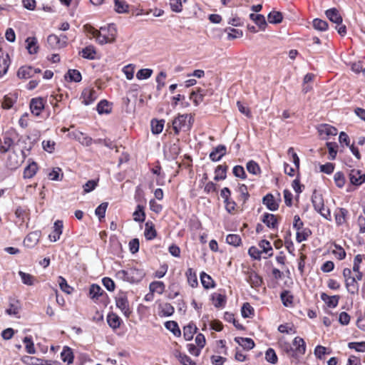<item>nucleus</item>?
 Instances as JSON below:
<instances>
[{"mask_svg":"<svg viewBox=\"0 0 365 365\" xmlns=\"http://www.w3.org/2000/svg\"><path fill=\"white\" fill-rule=\"evenodd\" d=\"M117 29L114 24L101 27L98 32L96 41L100 44L110 43L115 41Z\"/></svg>","mask_w":365,"mask_h":365,"instance_id":"nucleus-2","label":"nucleus"},{"mask_svg":"<svg viewBox=\"0 0 365 365\" xmlns=\"http://www.w3.org/2000/svg\"><path fill=\"white\" fill-rule=\"evenodd\" d=\"M96 51L94 46H88L83 48L79 54L84 58L94 60L96 58Z\"/></svg>","mask_w":365,"mask_h":365,"instance_id":"nucleus-19","label":"nucleus"},{"mask_svg":"<svg viewBox=\"0 0 365 365\" xmlns=\"http://www.w3.org/2000/svg\"><path fill=\"white\" fill-rule=\"evenodd\" d=\"M349 348L354 349L359 352L365 351V341L361 342H350L348 344Z\"/></svg>","mask_w":365,"mask_h":365,"instance_id":"nucleus-64","label":"nucleus"},{"mask_svg":"<svg viewBox=\"0 0 365 365\" xmlns=\"http://www.w3.org/2000/svg\"><path fill=\"white\" fill-rule=\"evenodd\" d=\"M116 307L120 309L122 313L126 317H129L131 314V309L125 292H119L115 297Z\"/></svg>","mask_w":365,"mask_h":365,"instance_id":"nucleus-4","label":"nucleus"},{"mask_svg":"<svg viewBox=\"0 0 365 365\" xmlns=\"http://www.w3.org/2000/svg\"><path fill=\"white\" fill-rule=\"evenodd\" d=\"M312 26L313 27L318 31H324L328 28V24L326 21L319 19H315L312 21Z\"/></svg>","mask_w":365,"mask_h":365,"instance_id":"nucleus-47","label":"nucleus"},{"mask_svg":"<svg viewBox=\"0 0 365 365\" xmlns=\"http://www.w3.org/2000/svg\"><path fill=\"white\" fill-rule=\"evenodd\" d=\"M165 327L167 329L172 331L175 335L180 334V330L178 327V324L174 321H169L165 323Z\"/></svg>","mask_w":365,"mask_h":365,"instance_id":"nucleus-59","label":"nucleus"},{"mask_svg":"<svg viewBox=\"0 0 365 365\" xmlns=\"http://www.w3.org/2000/svg\"><path fill=\"white\" fill-rule=\"evenodd\" d=\"M262 222L270 228H274L277 224V220L275 215L269 213H265L263 215Z\"/></svg>","mask_w":365,"mask_h":365,"instance_id":"nucleus-31","label":"nucleus"},{"mask_svg":"<svg viewBox=\"0 0 365 365\" xmlns=\"http://www.w3.org/2000/svg\"><path fill=\"white\" fill-rule=\"evenodd\" d=\"M22 162L23 158L14 152L9 155L7 165L9 168L13 170L20 166Z\"/></svg>","mask_w":365,"mask_h":365,"instance_id":"nucleus-15","label":"nucleus"},{"mask_svg":"<svg viewBox=\"0 0 365 365\" xmlns=\"http://www.w3.org/2000/svg\"><path fill=\"white\" fill-rule=\"evenodd\" d=\"M165 286L163 282L155 281L150 284L149 289L150 292L153 293H158V294H161L165 291Z\"/></svg>","mask_w":365,"mask_h":365,"instance_id":"nucleus-25","label":"nucleus"},{"mask_svg":"<svg viewBox=\"0 0 365 365\" xmlns=\"http://www.w3.org/2000/svg\"><path fill=\"white\" fill-rule=\"evenodd\" d=\"M9 61L8 55L0 58V78L7 72L9 66Z\"/></svg>","mask_w":365,"mask_h":365,"instance_id":"nucleus-49","label":"nucleus"},{"mask_svg":"<svg viewBox=\"0 0 365 365\" xmlns=\"http://www.w3.org/2000/svg\"><path fill=\"white\" fill-rule=\"evenodd\" d=\"M212 300L215 307H224L226 303V297L220 293H214L212 295Z\"/></svg>","mask_w":365,"mask_h":365,"instance_id":"nucleus-30","label":"nucleus"},{"mask_svg":"<svg viewBox=\"0 0 365 365\" xmlns=\"http://www.w3.org/2000/svg\"><path fill=\"white\" fill-rule=\"evenodd\" d=\"M327 17L333 23L341 24L342 22V17L339 12L336 9H330L326 11Z\"/></svg>","mask_w":365,"mask_h":365,"instance_id":"nucleus-17","label":"nucleus"},{"mask_svg":"<svg viewBox=\"0 0 365 365\" xmlns=\"http://www.w3.org/2000/svg\"><path fill=\"white\" fill-rule=\"evenodd\" d=\"M226 172H227V166L226 165H218L215 170V180H222L225 179L226 178Z\"/></svg>","mask_w":365,"mask_h":365,"instance_id":"nucleus-53","label":"nucleus"},{"mask_svg":"<svg viewBox=\"0 0 365 365\" xmlns=\"http://www.w3.org/2000/svg\"><path fill=\"white\" fill-rule=\"evenodd\" d=\"M38 170L37 164L32 162L26 166L24 171V176L26 178H31L35 175Z\"/></svg>","mask_w":365,"mask_h":365,"instance_id":"nucleus-34","label":"nucleus"},{"mask_svg":"<svg viewBox=\"0 0 365 365\" xmlns=\"http://www.w3.org/2000/svg\"><path fill=\"white\" fill-rule=\"evenodd\" d=\"M197 328L192 325L188 324L183 328V336L186 341H190L192 339L194 334L196 332Z\"/></svg>","mask_w":365,"mask_h":365,"instance_id":"nucleus-42","label":"nucleus"},{"mask_svg":"<svg viewBox=\"0 0 365 365\" xmlns=\"http://www.w3.org/2000/svg\"><path fill=\"white\" fill-rule=\"evenodd\" d=\"M321 299L327 304L328 307H336L338 304L339 297L337 295L329 296L325 293H322Z\"/></svg>","mask_w":365,"mask_h":365,"instance_id":"nucleus-23","label":"nucleus"},{"mask_svg":"<svg viewBox=\"0 0 365 365\" xmlns=\"http://www.w3.org/2000/svg\"><path fill=\"white\" fill-rule=\"evenodd\" d=\"M247 171L253 175H258L260 173V168L258 164L253 161L250 160L247 163L246 165Z\"/></svg>","mask_w":365,"mask_h":365,"instance_id":"nucleus-55","label":"nucleus"},{"mask_svg":"<svg viewBox=\"0 0 365 365\" xmlns=\"http://www.w3.org/2000/svg\"><path fill=\"white\" fill-rule=\"evenodd\" d=\"M279 346L282 350L290 358L294 360V351L292 346L284 338L279 339Z\"/></svg>","mask_w":365,"mask_h":365,"instance_id":"nucleus-16","label":"nucleus"},{"mask_svg":"<svg viewBox=\"0 0 365 365\" xmlns=\"http://www.w3.org/2000/svg\"><path fill=\"white\" fill-rule=\"evenodd\" d=\"M281 299L283 304L286 307L291 306L293 302V296L287 291L281 294Z\"/></svg>","mask_w":365,"mask_h":365,"instance_id":"nucleus-58","label":"nucleus"},{"mask_svg":"<svg viewBox=\"0 0 365 365\" xmlns=\"http://www.w3.org/2000/svg\"><path fill=\"white\" fill-rule=\"evenodd\" d=\"M247 281L252 287H259L262 284V278L254 271L248 272Z\"/></svg>","mask_w":365,"mask_h":365,"instance_id":"nucleus-18","label":"nucleus"},{"mask_svg":"<svg viewBox=\"0 0 365 365\" xmlns=\"http://www.w3.org/2000/svg\"><path fill=\"white\" fill-rule=\"evenodd\" d=\"M312 203L314 209L326 219L330 217L329 210L324 207V200L321 195L314 194L312 196Z\"/></svg>","mask_w":365,"mask_h":365,"instance_id":"nucleus-6","label":"nucleus"},{"mask_svg":"<svg viewBox=\"0 0 365 365\" xmlns=\"http://www.w3.org/2000/svg\"><path fill=\"white\" fill-rule=\"evenodd\" d=\"M20 304L18 301L12 300L10 302L9 307L6 310L7 314L19 317Z\"/></svg>","mask_w":365,"mask_h":365,"instance_id":"nucleus-29","label":"nucleus"},{"mask_svg":"<svg viewBox=\"0 0 365 365\" xmlns=\"http://www.w3.org/2000/svg\"><path fill=\"white\" fill-rule=\"evenodd\" d=\"M114 10L118 14H127L129 11V5L124 0H114Z\"/></svg>","mask_w":365,"mask_h":365,"instance_id":"nucleus-22","label":"nucleus"},{"mask_svg":"<svg viewBox=\"0 0 365 365\" xmlns=\"http://www.w3.org/2000/svg\"><path fill=\"white\" fill-rule=\"evenodd\" d=\"M265 359L268 362L273 364H275L278 360L275 351L271 348L267 350L265 353Z\"/></svg>","mask_w":365,"mask_h":365,"instance_id":"nucleus-56","label":"nucleus"},{"mask_svg":"<svg viewBox=\"0 0 365 365\" xmlns=\"http://www.w3.org/2000/svg\"><path fill=\"white\" fill-rule=\"evenodd\" d=\"M317 130L323 139H328L330 136H335L337 134V129L328 124L320 125Z\"/></svg>","mask_w":365,"mask_h":365,"instance_id":"nucleus-8","label":"nucleus"},{"mask_svg":"<svg viewBox=\"0 0 365 365\" xmlns=\"http://www.w3.org/2000/svg\"><path fill=\"white\" fill-rule=\"evenodd\" d=\"M63 232V222L57 220L54 222L53 230L48 235V238L51 242H56L60 239V237Z\"/></svg>","mask_w":365,"mask_h":365,"instance_id":"nucleus-13","label":"nucleus"},{"mask_svg":"<svg viewBox=\"0 0 365 365\" xmlns=\"http://www.w3.org/2000/svg\"><path fill=\"white\" fill-rule=\"evenodd\" d=\"M83 103L86 106L93 103L98 98V94L96 90L91 88H85L81 94Z\"/></svg>","mask_w":365,"mask_h":365,"instance_id":"nucleus-9","label":"nucleus"},{"mask_svg":"<svg viewBox=\"0 0 365 365\" xmlns=\"http://www.w3.org/2000/svg\"><path fill=\"white\" fill-rule=\"evenodd\" d=\"M13 143L14 141L10 137L4 135L2 140L0 139V152L3 153L7 152Z\"/></svg>","mask_w":365,"mask_h":365,"instance_id":"nucleus-33","label":"nucleus"},{"mask_svg":"<svg viewBox=\"0 0 365 365\" xmlns=\"http://www.w3.org/2000/svg\"><path fill=\"white\" fill-rule=\"evenodd\" d=\"M108 325L113 329L118 328L120 325V318L114 313H110L107 317Z\"/></svg>","mask_w":365,"mask_h":365,"instance_id":"nucleus-27","label":"nucleus"},{"mask_svg":"<svg viewBox=\"0 0 365 365\" xmlns=\"http://www.w3.org/2000/svg\"><path fill=\"white\" fill-rule=\"evenodd\" d=\"M68 77L70 81L79 82L81 80V73L75 69L69 70L66 76V78Z\"/></svg>","mask_w":365,"mask_h":365,"instance_id":"nucleus-60","label":"nucleus"},{"mask_svg":"<svg viewBox=\"0 0 365 365\" xmlns=\"http://www.w3.org/2000/svg\"><path fill=\"white\" fill-rule=\"evenodd\" d=\"M22 282L28 286H32L35 282V277L29 273L22 271L19 272Z\"/></svg>","mask_w":365,"mask_h":365,"instance_id":"nucleus-40","label":"nucleus"},{"mask_svg":"<svg viewBox=\"0 0 365 365\" xmlns=\"http://www.w3.org/2000/svg\"><path fill=\"white\" fill-rule=\"evenodd\" d=\"M205 93L202 91L198 90L197 91H192L190 94V98L193 101L195 106H198L203 100Z\"/></svg>","mask_w":365,"mask_h":365,"instance_id":"nucleus-50","label":"nucleus"},{"mask_svg":"<svg viewBox=\"0 0 365 365\" xmlns=\"http://www.w3.org/2000/svg\"><path fill=\"white\" fill-rule=\"evenodd\" d=\"M164 120H153L151 121V130L154 134H159L163 131L164 127Z\"/></svg>","mask_w":365,"mask_h":365,"instance_id":"nucleus-43","label":"nucleus"},{"mask_svg":"<svg viewBox=\"0 0 365 365\" xmlns=\"http://www.w3.org/2000/svg\"><path fill=\"white\" fill-rule=\"evenodd\" d=\"M23 342L25 344V349H26V351H27V353H29L30 354H35L36 349H35L34 344L31 336L24 337V339H23Z\"/></svg>","mask_w":365,"mask_h":365,"instance_id":"nucleus-45","label":"nucleus"},{"mask_svg":"<svg viewBox=\"0 0 365 365\" xmlns=\"http://www.w3.org/2000/svg\"><path fill=\"white\" fill-rule=\"evenodd\" d=\"M262 203L271 211H275L279 207V202L272 194L266 195L262 199Z\"/></svg>","mask_w":365,"mask_h":365,"instance_id":"nucleus-14","label":"nucleus"},{"mask_svg":"<svg viewBox=\"0 0 365 365\" xmlns=\"http://www.w3.org/2000/svg\"><path fill=\"white\" fill-rule=\"evenodd\" d=\"M192 117L188 114L178 115L173 121V128L175 134L182 129L190 130L192 124Z\"/></svg>","mask_w":365,"mask_h":365,"instance_id":"nucleus-3","label":"nucleus"},{"mask_svg":"<svg viewBox=\"0 0 365 365\" xmlns=\"http://www.w3.org/2000/svg\"><path fill=\"white\" fill-rule=\"evenodd\" d=\"M292 346L294 351V360L298 361L299 358L306 353V343L302 338L297 336L292 341Z\"/></svg>","mask_w":365,"mask_h":365,"instance_id":"nucleus-5","label":"nucleus"},{"mask_svg":"<svg viewBox=\"0 0 365 365\" xmlns=\"http://www.w3.org/2000/svg\"><path fill=\"white\" fill-rule=\"evenodd\" d=\"M58 283L63 292L67 294H70L71 292L72 288L68 284L66 280L63 277H58Z\"/></svg>","mask_w":365,"mask_h":365,"instance_id":"nucleus-61","label":"nucleus"},{"mask_svg":"<svg viewBox=\"0 0 365 365\" xmlns=\"http://www.w3.org/2000/svg\"><path fill=\"white\" fill-rule=\"evenodd\" d=\"M40 235L38 231L30 232L24 240V245L28 248H33L38 244Z\"/></svg>","mask_w":365,"mask_h":365,"instance_id":"nucleus-12","label":"nucleus"},{"mask_svg":"<svg viewBox=\"0 0 365 365\" xmlns=\"http://www.w3.org/2000/svg\"><path fill=\"white\" fill-rule=\"evenodd\" d=\"M282 19V14L277 11H272L267 16V20L270 24H279Z\"/></svg>","mask_w":365,"mask_h":365,"instance_id":"nucleus-36","label":"nucleus"},{"mask_svg":"<svg viewBox=\"0 0 365 365\" xmlns=\"http://www.w3.org/2000/svg\"><path fill=\"white\" fill-rule=\"evenodd\" d=\"M30 109L31 113L38 116L44 109V101L42 98H32L30 102Z\"/></svg>","mask_w":365,"mask_h":365,"instance_id":"nucleus-10","label":"nucleus"},{"mask_svg":"<svg viewBox=\"0 0 365 365\" xmlns=\"http://www.w3.org/2000/svg\"><path fill=\"white\" fill-rule=\"evenodd\" d=\"M200 279L203 287L206 289H209L214 287V281L210 275L202 272L200 274Z\"/></svg>","mask_w":365,"mask_h":365,"instance_id":"nucleus-44","label":"nucleus"},{"mask_svg":"<svg viewBox=\"0 0 365 365\" xmlns=\"http://www.w3.org/2000/svg\"><path fill=\"white\" fill-rule=\"evenodd\" d=\"M41 73L39 68H34L31 66H24L19 68L17 71V76L20 79H29L33 78L36 73Z\"/></svg>","mask_w":365,"mask_h":365,"instance_id":"nucleus-7","label":"nucleus"},{"mask_svg":"<svg viewBox=\"0 0 365 365\" xmlns=\"http://www.w3.org/2000/svg\"><path fill=\"white\" fill-rule=\"evenodd\" d=\"M26 48L29 53L34 54L38 51L37 39L35 37H28L26 40Z\"/></svg>","mask_w":365,"mask_h":365,"instance_id":"nucleus-28","label":"nucleus"},{"mask_svg":"<svg viewBox=\"0 0 365 365\" xmlns=\"http://www.w3.org/2000/svg\"><path fill=\"white\" fill-rule=\"evenodd\" d=\"M259 246L261 248V252L265 254H267L268 256L272 255V247L271 246V244L269 241L266 240H262L259 242Z\"/></svg>","mask_w":365,"mask_h":365,"instance_id":"nucleus-48","label":"nucleus"},{"mask_svg":"<svg viewBox=\"0 0 365 365\" xmlns=\"http://www.w3.org/2000/svg\"><path fill=\"white\" fill-rule=\"evenodd\" d=\"M97 110L100 114L110 113L111 112V105L106 100L101 101L97 106Z\"/></svg>","mask_w":365,"mask_h":365,"instance_id":"nucleus-41","label":"nucleus"},{"mask_svg":"<svg viewBox=\"0 0 365 365\" xmlns=\"http://www.w3.org/2000/svg\"><path fill=\"white\" fill-rule=\"evenodd\" d=\"M250 18L259 27L260 29H265L267 22L263 15L251 14L250 15Z\"/></svg>","mask_w":365,"mask_h":365,"instance_id":"nucleus-26","label":"nucleus"},{"mask_svg":"<svg viewBox=\"0 0 365 365\" xmlns=\"http://www.w3.org/2000/svg\"><path fill=\"white\" fill-rule=\"evenodd\" d=\"M153 74V70L150 68L140 69L136 73V78L138 80H145L149 78Z\"/></svg>","mask_w":365,"mask_h":365,"instance_id":"nucleus-54","label":"nucleus"},{"mask_svg":"<svg viewBox=\"0 0 365 365\" xmlns=\"http://www.w3.org/2000/svg\"><path fill=\"white\" fill-rule=\"evenodd\" d=\"M237 191L240 193V198H239V200L240 201H242L243 204L245 203L246 201L248 200L249 196H250V195L248 193V191H247V186L245 185H244V184L240 185L238 187Z\"/></svg>","mask_w":365,"mask_h":365,"instance_id":"nucleus-52","label":"nucleus"},{"mask_svg":"<svg viewBox=\"0 0 365 365\" xmlns=\"http://www.w3.org/2000/svg\"><path fill=\"white\" fill-rule=\"evenodd\" d=\"M174 312L173 307L169 303H165L160 306L159 315L161 317L171 316Z\"/></svg>","mask_w":365,"mask_h":365,"instance_id":"nucleus-37","label":"nucleus"},{"mask_svg":"<svg viewBox=\"0 0 365 365\" xmlns=\"http://www.w3.org/2000/svg\"><path fill=\"white\" fill-rule=\"evenodd\" d=\"M133 220L135 222H143L145 220V212L143 211V207L141 205H138L135 211L133 214Z\"/></svg>","mask_w":365,"mask_h":365,"instance_id":"nucleus-51","label":"nucleus"},{"mask_svg":"<svg viewBox=\"0 0 365 365\" xmlns=\"http://www.w3.org/2000/svg\"><path fill=\"white\" fill-rule=\"evenodd\" d=\"M226 154V148L224 145H218L212 152L210 154V158L212 161L220 160L222 156Z\"/></svg>","mask_w":365,"mask_h":365,"instance_id":"nucleus-20","label":"nucleus"},{"mask_svg":"<svg viewBox=\"0 0 365 365\" xmlns=\"http://www.w3.org/2000/svg\"><path fill=\"white\" fill-rule=\"evenodd\" d=\"M145 237L147 240H151L156 237L157 232L154 224L152 222H147L145 224Z\"/></svg>","mask_w":365,"mask_h":365,"instance_id":"nucleus-21","label":"nucleus"},{"mask_svg":"<svg viewBox=\"0 0 365 365\" xmlns=\"http://www.w3.org/2000/svg\"><path fill=\"white\" fill-rule=\"evenodd\" d=\"M225 31L227 32V39L233 40L237 38H240L243 35V32L241 30L228 28L225 29Z\"/></svg>","mask_w":365,"mask_h":365,"instance_id":"nucleus-46","label":"nucleus"},{"mask_svg":"<svg viewBox=\"0 0 365 365\" xmlns=\"http://www.w3.org/2000/svg\"><path fill=\"white\" fill-rule=\"evenodd\" d=\"M235 341L245 349H252L255 346V343L250 338H235Z\"/></svg>","mask_w":365,"mask_h":365,"instance_id":"nucleus-38","label":"nucleus"},{"mask_svg":"<svg viewBox=\"0 0 365 365\" xmlns=\"http://www.w3.org/2000/svg\"><path fill=\"white\" fill-rule=\"evenodd\" d=\"M348 211L344 208H339L335 211V221L337 225H342L346 222Z\"/></svg>","mask_w":365,"mask_h":365,"instance_id":"nucleus-24","label":"nucleus"},{"mask_svg":"<svg viewBox=\"0 0 365 365\" xmlns=\"http://www.w3.org/2000/svg\"><path fill=\"white\" fill-rule=\"evenodd\" d=\"M226 241L230 245L238 246L241 242V238L238 235L230 234L227 236Z\"/></svg>","mask_w":365,"mask_h":365,"instance_id":"nucleus-63","label":"nucleus"},{"mask_svg":"<svg viewBox=\"0 0 365 365\" xmlns=\"http://www.w3.org/2000/svg\"><path fill=\"white\" fill-rule=\"evenodd\" d=\"M103 293V290L101 287L98 284H92L89 289V295L92 299H98L99 297H101Z\"/></svg>","mask_w":365,"mask_h":365,"instance_id":"nucleus-35","label":"nucleus"},{"mask_svg":"<svg viewBox=\"0 0 365 365\" xmlns=\"http://www.w3.org/2000/svg\"><path fill=\"white\" fill-rule=\"evenodd\" d=\"M349 180L352 185L359 186L365 182V174L359 170L353 169L349 173Z\"/></svg>","mask_w":365,"mask_h":365,"instance_id":"nucleus-11","label":"nucleus"},{"mask_svg":"<svg viewBox=\"0 0 365 365\" xmlns=\"http://www.w3.org/2000/svg\"><path fill=\"white\" fill-rule=\"evenodd\" d=\"M82 145L90 146L92 144L93 140L88 135L80 131V135L76 139Z\"/></svg>","mask_w":365,"mask_h":365,"instance_id":"nucleus-57","label":"nucleus"},{"mask_svg":"<svg viewBox=\"0 0 365 365\" xmlns=\"http://www.w3.org/2000/svg\"><path fill=\"white\" fill-rule=\"evenodd\" d=\"M334 180L336 186L339 188L343 187L345 185L346 180L344 174L341 172L336 173L334 176Z\"/></svg>","mask_w":365,"mask_h":365,"instance_id":"nucleus-62","label":"nucleus"},{"mask_svg":"<svg viewBox=\"0 0 365 365\" xmlns=\"http://www.w3.org/2000/svg\"><path fill=\"white\" fill-rule=\"evenodd\" d=\"M61 358L63 361L66 362L68 364H71L73 361L72 350L68 346H64L61 353Z\"/></svg>","mask_w":365,"mask_h":365,"instance_id":"nucleus-32","label":"nucleus"},{"mask_svg":"<svg viewBox=\"0 0 365 365\" xmlns=\"http://www.w3.org/2000/svg\"><path fill=\"white\" fill-rule=\"evenodd\" d=\"M145 275V274L143 269L137 268L121 269L115 273L118 279L129 283H138L143 279Z\"/></svg>","mask_w":365,"mask_h":365,"instance_id":"nucleus-1","label":"nucleus"},{"mask_svg":"<svg viewBox=\"0 0 365 365\" xmlns=\"http://www.w3.org/2000/svg\"><path fill=\"white\" fill-rule=\"evenodd\" d=\"M346 287L351 294H355L358 291V284L354 277L345 280Z\"/></svg>","mask_w":365,"mask_h":365,"instance_id":"nucleus-39","label":"nucleus"}]
</instances>
